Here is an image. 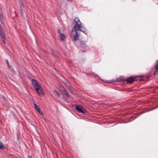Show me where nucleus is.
Returning <instances> with one entry per match:
<instances>
[{
    "label": "nucleus",
    "mask_w": 158,
    "mask_h": 158,
    "mask_svg": "<svg viewBox=\"0 0 158 158\" xmlns=\"http://www.w3.org/2000/svg\"><path fill=\"white\" fill-rule=\"evenodd\" d=\"M74 21L75 24L74 27L75 30H72V34L74 33L75 34L73 35H72L71 36L73 40L74 41H75L79 39V35L77 32V30L81 31L86 34H87V33L85 29L82 26L81 23L78 18H75Z\"/></svg>",
    "instance_id": "f257e3e1"
},
{
    "label": "nucleus",
    "mask_w": 158,
    "mask_h": 158,
    "mask_svg": "<svg viewBox=\"0 0 158 158\" xmlns=\"http://www.w3.org/2000/svg\"><path fill=\"white\" fill-rule=\"evenodd\" d=\"M32 84L37 93L40 96L44 95V92L39 83L36 80L32 79Z\"/></svg>",
    "instance_id": "f03ea898"
},
{
    "label": "nucleus",
    "mask_w": 158,
    "mask_h": 158,
    "mask_svg": "<svg viewBox=\"0 0 158 158\" xmlns=\"http://www.w3.org/2000/svg\"><path fill=\"white\" fill-rule=\"evenodd\" d=\"M76 108L77 110L80 113H84L86 112V110L81 106L76 105Z\"/></svg>",
    "instance_id": "7ed1b4c3"
},
{
    "label": "nucleus",
    "mask_w": 158,
    "mask_h": 158,
    "mask_svg": "<svg viewBox=\"0 0 158 158\" xmlns=\"http://www.w3.org/2000/svg\"><path fill=\"white\" fill-rule=\"evenodd\" d=\"M140 76H132L131 77L128 78L127 80V82L128 83L131 84L133 82L134 78H136L137 77H139Z\"/></svg>",
    "instance_id": "20e7f679"
},
{
    "label": "nucleus",
    "mask_w": 158,
    "mask_h": 158,
    "mask_svg": "<svg viewBox=\"0 0 158 158\" xmlns=\"http://www.w3.org/2000/svg\"><path fill=\"white\" fill-rule=\"evenodd\" d=\"M34 105L35 109L37 110L41 114H43V113L40 110V106L37 105L35 103L34 104Z\"/></svg>",
    "instance_id": "39448f33"
},
{
    "label": "nucleus",
    "mask_w": 158,
    "mask_h": 158,
    "mask_svg": "<svg viewBox=\"0 0 158 158\" xmlns=\"http://www.w3.org/2000/svg\"><path fill=\"white\" fill-rule=\"evenodd\" d=\"M58 32L59 33V36L62 40H64L65 38V35L63 34L60 33L59 30H58Z\"/></svg>",
    "instance_id": "423d86ee"
},
{
    "label": "nucleus",
    "mask_w": 158,
    "mask_h": 158,
    "mask_svg": "<svg viewBox=\"0 0 158 158\" xmlns=\"http://www.w3.org/2000/svg\"><path fill=\"white\" fill-rule=\"evenodd\" d=\"M62 92H63L64 94L67 97H69V95L68 93L65 89L64 88L63 89Z\"/></svg>",
    "instance_id": "0eeeda50"
},
{
    "label": "nucleus",
    "mask_w": 158,
    "mask_h": 158,
    "mask_svg": "<svg viewBox=\"0 0 158 158\" xmlns=\"http://www.w3.org/2000/svg\"><path fill=\"white\" fill-rule=\"evenodd\" d=\"M53 93L55 95H57L58 97H60V94L56 90H54L53 91Z\"/></svg>",
    "instance_id": "6e6552de"
},
{
    "label": "nucleus",
    "mask_w": 158,
    "mask_h": 158,
    "mask_svg": "<svg viewBox=\"0 0 158 158\" xmlns=\"http://www.w3.org/2000/svg\"><path fill=\"white\" fill-rule=\"evenodd\" d=\"M4 148V147L2 143L0 141V149H3Z\"/></svg>",
    "instance_id": "1a4fd4ad"
},
{
    "label": "nucleus",
    "mask_w": 158,
    "mask_h": 158,
    "mask_svg": "<svg viewBox=\"0 0 158 158\" xmlns=\"http://www.w3.org/2000/svg\"><path fill=\"white\" fill-rule=\"evenodd\" d=\"M0 35L1 38L3 37H4V34L2 31L0 32Z\"/></svg>",
    "instance_id": "9d476101"
},
{
    "label": "nucleus",
    "mask_w": 158,
    "mask_h": 158,
    "mask_svg": "<svg viewBox=\"0 0 158 158\" xmlns=\"http://www.w3.org/2000/svg\"><path fill=\"white\" fill-rule=\"evenodd\" d=\"M20 3L21 5V7L22 6L24 7L23 0H20Z\"/></svg>",
    "instance_id": "9b49d317"
},
{
    "label": "nucleus",
    "mask_w": 158,
    "mask_h": 158,
    "mask_svg": "<svg viewBox=\"0 0 158 158\" xmlns=\"http://www.w3.org/2000/svg\"><path fill=\"white\" fill-rule=\"evenodd\" d=\"M155 67L156 69H158V60L156 61V63L155 65Z\"/></svg>",
    "instance_id": "f8f14e48"
},
{
    "label": "nucleus",
    "mask_w": 158,
    "mask_h": 158,
    "mask_svg": "<svg viewBox=\"0 0 158 158\" xmlns=\"http://www.w3.org/2000/svg\"><path fill=\"white\" fill-rule=\"evenodd\" d=\"M6 63L8 65V67H10V65L9 64V61L7 60H6Z\"/></svg>",
    "instance_id": "ddd939ff"
},
{
    "label": "nucleus",
    "mask_w": 158,
    "mask_h": 158,
    "mask_svg": "<svg viewBox=\"0 0 158 158\" xmlns=\"http://www.w3.org/2000/svg\"><path fill=\"white\" fill-rule=\"evenodd\" d=\"M1 39H2V40L3 42V43H5V37L2 38H1Z\"/></svg>",
    "instance_id": "4468645a"
},
{
    "label": "nucleus",
    "mask_w": 158,
    "mask_h": 158,
    "mask_svg": "<svg viewBox=\"0 0 158 158\" xmlns=\"http://www.w3.org/2000/svg\"><path fill=\"white\" fill-rule=\"evenodd\" d=\"M2 31V28H1V26L0 25V32Z\"/></svg>",
    "instance_id": "2eb2a0df"
},
{
    "label": "nucleus",
    "mask_w": 158,
    "mask_h": 158,
    "mask_svg": "<svg viewBox=\"0 0 158 158\" xmlns=\"http://www.w3.org/2000/svg\"><path fill=\"white\" fill-rule=\"evenodd\" d=\"M69 2H72V0H67Z\"/></svg>",
    "instance_id": "dca6fc26"
},
{
    "label": "nucleus",
    "mask_w": 158,
    "mask_h": 158,
    "mask_svg": "<svg viewBox=\"0 0 158 158\" xmlns=\"http://www.w3.org/2000/svg\"><path fill=\"white\" fill-rule=\"evenodd\" d=\"M28 158H32V157L30 156H28Z\"/></svg>",
    "instance_id": "f3484780"
},
{
    "label": "nucleus",
    "mask_w": 158,
    "mask_h": 158,
    "mask_svg": "<svg viewBox=\"0 0 158 158\" xmlns=\"http://www.w3.org/2000/svg\"><path fill=\"white\" fill-rule=\"evenodd\" d=\"M20 13H21V14L22 15L23 12H22V11H21Z\"/></svg>",
    "instance_id": "a211bd4d"
}]
</instances>
